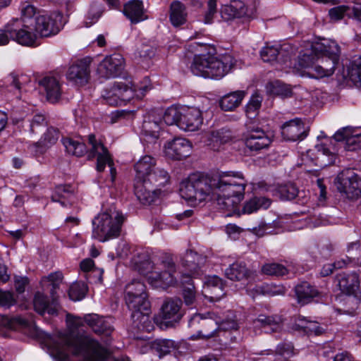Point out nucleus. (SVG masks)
<instances>
[{
  "mask_svg": "<svg viewBox=\"0 0 361 361\" xmlns=\"http://www.w3.org/2000/svg\"><path fill=\"white\" fill-rule=\"evenodd\" d=\"M136 175L134 180V192L142 204L154 202L161 193V187L166 185L170 176L164 169L156 166V161L151 156L142 157L134 166Z\"/></svg>",
  "mask_w": 361,
  "mask_h": 361,
  "instance_id": "1",
  "label": "nucleus"
},
{
  "mask_svg": "<svg viewBox=\"0 0 361 361\" xmlns=\"http://www.w3.org/2000/svg\"><path fill=\"white\" fill-rule=\"evenodd\" d=\"M216 185L215 194L218 209L228 212L227 216L237 210L238 204L244 198L246 181L242 176L235 180L228 173L219 174V179L214 180Z\"/></svg>",
  "mask_w": 361,
  "mask_h": 361,
  "instance_id": "2",
  "label": "nucleus"
},
{
  "mask_svg": "<svg viewBox=\"0 0 361 361\" xmlns=\"http://www.w3.org/2000/svg\"><path fill=\"white\" fill-rule=\"evenodd\" d=\"M234 57L229 54H195L190 66L195 75L219 80L225 76L235 66Z\"/></svg>",
  "mask_w": 361,
  "mask_h": 361,
  "instance_id": "3",
  "label": "nucleus"
},
{
  "mask_svg": "<svg viewBox=\"0 0 361 361\" xmlns=\"http://www.w3.org/2000/svg\"><path fill=\"white\" fill-rule=\"evenodd\" d=\"M87 141L90 146L89 150L87 149L84 142L70 137H65L62 140L63 145L68 154L78 157H81L87 154L88 160L97 158L96 170H101L104 166V161H107V158L111 154L104 143L96 138L95 135L90 134L87 136Z\"/></svg>",
  "mask_w": 361,
  "mask_h": 361,
  "instance_id": "4",
  "label": "nucleus"
},
{
  "mask_svg": "<svg viewBox=\"0 0 361 361\" xmlns=\"http://www.w3.org/2000/svg\"><path fill=\"white\" fill-rule=\"evenodd\" d=\"M124 221L122 212L116 209L99 213L92 220V237L100 242L118 237Z\"/></svg>",
  "mask_w": 361,
  "mask_h": 361,
  "instance_id": "5",
  "label": "nucleus"
},
{
  "mask_svg": "<svg viewBox=\"0 0 361 361\" xmlns=\"http://www.w3.org/2000/svg\"><path fill=\"white\" fill-rule=\"evenodd\" d=\"M216 179H219V174L212 176H204L201 173L190 174L186 179L182 180V188L184 187V195H182V198L188 202H202L211 192L215 194L217 184L214 182Z\"/></svg>",
  "mask_w": 361,
  "mask_h": 361,
  "instance_id": "6",
  "label": "nucleus"
},
{
  "mask_svg": "<svg viewBox=\"0 0 361 361\" xmlns=\"http://www.w3.org/2000/svg\"><path fill=\"white\" fill-rule=\"evenodd\" d=\"M161 264L166 269L164 271H146L143 267L151 269L152 266L149 262L142 263L138 266V271L142 275H146L147 282L156 288L166 289L176 284L177 280L173 276L176 271L175 262L171 255L165 254L161 257Z\"/></svg>",
  "mask_w": 361,
  "mask_h": 361,
  "instance_id": "7",
  "label": "nucleus"
},
{
  "mask_svg": "<svg viewBox=\"0 0 361 361\" xmlns=\"http://www.w3.org/2000/svg\"><path fill=\"white\" fill-rule=\"evenodd\" d=\"M336 280L341 291L346 295L344 299L345 302L351 305L348 310H343V311L349 314H353L360 302L357 295L360 284L358 275L355 273L342 272L336 275Z\"/></svg>",
  "mask_w": 361,
  "mask_h": 361,
  "instance_id": "8",
  "label": "nucleus"
},
{
  "mask_svg": "<svg viewBox=\"0 0 361 361\" xmlns=\"http://www.w3.org/2000/svg\"><path fill=\"white\" fill-rule=\"evenodd\" d=\"M62 18L63 15L58 12L50 14L47 13H38L35 17L32 28H29V30L44 37L55 35L62 28Z\"/></svg>",
  "mask_w": 361,
  "mask_h": 361,
  "instance_id": "9",
  "label": "nucleus"
},
{
  "mask_svg": "<svg viewBox=\"0 0 361 361\" xmlns=\"http://www.w3.org/2000/svg\"><path fill=\"white\" fill-rule=\"evenodd\" d=\"M23 22L11 20L3 29L0 30V46L8 44L11 39L23 46L33 47V35L23 30Z\"/></svg>",
  "mask_w": 361,
  "mask_h": 361,
  "instance_id": "10",
  "label": "nucleus"
},
{
  "mask_svg": "<svg viewBox=\"0 0 361 361\" xmlns=\"http://www.w3.org/2000/svg\"><path fill=\"white\" fill-rule=\"evenodd\" d=\"M136 87L131 80L115 82L109 89L106 90L104 98L111 106L121 105L130 101L135 95Z\"/></svg>",
  "mask_w": 361,
  "mask_h": 361,
  "instance_id": "11",
  "label": "nucleus"
},
{
  "mask_svg": "<svg viewBox=\"0 0 361 361\" xmlns=\"http://www.w3.org/2000/svg\"><path fill=\"white\" fill-rule=\"evenodd\" d=\"M335 184L338 190L344 193L348 199L361 197V177L348 169L340 173L336 178Z\"/></svg>",
  "mask_w": 361,
  "mask_h": 361,
  "instance_id": "12",
  "label": "nucleus"
},
{
  "mask_svg": "<svg viewBox=\"0 0 361 361\" xmlns=\"http://www.w3.org/2000/svg\"><path fill=\"white\" fill-rule=\"evenodd\" d=\"M272 142V137L259 127L250 128L244 138L246 147L257 153L269 149Z\"/></svg>",
  "mask_w": 361,
  "mask_h": 361,
  "instance_id": "13",
  "label": "nucleus"
},
{
  "mask_svg": "<svg viewBox=\"0 0 361 361\" xmlns=\"http://www.w3.org/2000/svg\"><path fill=\"white\" fill-rule=\"evenodd\" d=\"M84 321L96 334L102 337L106 345L111 343L114 328L109 319L97 314H89L85 315Z\"/></svg>",
  "mask_w": 361,
  "mask_h": 361,
  "instance_id": "14",
  "label": "nucleus"
},
{
  "mask_svg": "<svg viewBox=\"0 0 361 361\" xmlns=\"http://www.w3.org/2000/svg\"><path fill=\"white\" fill-rule=\"evenodd\" d=\"M206 262V257L193 249L187 250L182 258V273L184 276L196 278L202 275L201 268Z\"/></svg>",
  "mask_w": 361,
  "mask_h": 361,
  "instance_id": "15",
  "label": "nucleus"
},
{
  "mask_svg": "<svg viewBox=\"0 0 361 361\" xmlns=\"http://www.w3.org/2000/svg\"><path fill=\"white\" fill-rule=\"evenodd\" d=\"M125 66L124 58L121 54L106 56L99 64L97 72L101 77L109 78L119 76Z\"/></svg>",
  "mask_w": 361,
  "mask_h": 361,
  "instance_id": "16",
  "label": "nucleus"
},
{
  "mask_svg": "<svg viewBox=\"0 0 361 361\" xmlns=\"http://www.w3.org/2000/svg\"><path fill=\"white\" fill-rule=\"evenodd\" d=\"M91 62L92 59L86 57L72 64L67 71V79L78 85H86L90 78Z\"/></svg>",
  "mask_w": 361,
  "mask_h": 361,
  "instance_id": "17",
  "label": "nucleus"
},
{
  "mask_svg": "<svg viewBox=\"0 0 361 361\" xmlns=\"http://www.w3.org/2000/svg\"><path fill=\"white\" fill-rule=\"evenodd\" d=\"M283 138L295 142L304 140L308 135L309 129L300 118H295L286 122L281 128Z\"/></svg>",
  "mask_w": 361,
  "mask_h": 361,
  "instance_id": "18",
  "label": "nucleus"
},
{
  "mask_svg": "<svg viewBox=\"0 0 361 361\" xmlns=\"http://www.w3.org/2000/svg\"><path fill=\"white\" fill-rule=\"evenodd\" d=\"M255 13L254 6L248 7L240 0H233L229 5H225L221 9V16L226 20L235 18H253Z\"/></svg>",
  "mask_w": 361,
  "mask_h": 361,
  "instance_id": "19",
  "label": "nucleus"
},
{
  "mask_svg": "<svg viewBox=\"0 0 361 361\" xmlns=\"http://www.w3.org/2000/svg\"><path fill=\"white\" fill-rule=\"evenodd\" d=\"M203 118L199 108L182 104V130L195 131L202 124Z\"/></svg>",
  "mask_w": 361,
  "mask_h": 361,
  "instance_id": "20",
  "label": "nucleus"
},
{
  "mask_svg": "<svg viewBox=\"0 0 361 361\" xmlns=\"http://www.w3.org/2000/svg\"><path fill=\"white\" fill-rule=\"evenodd\" d=\"M309 192L305 190H299L296 185L288 183L278 186L275 191V195L281 200L290 201L294 199L296 202L300 204H305L308 201Z\"/></svg>",
  "mask_w": 361,
  "mask_h": 361,
  "instance_id": "21",
  "label": "nucleus"
},
{
  "mask_svg": "<svg viewBox=\"0 0 361 361\" xmlns=\"http://www.w3.org/2000/svg\"><path fill=\"white\" fill-rule=\"evenodd\" d=\"M334 138L338 142L345 141V149L348 151L361 149V133L356 128L344 127L334 135Z\"/></svg>",
  "mask_w": 361,
  "mask_h": 361,
  "instance_id": "22",
  "label": "nucleus"
},
{
  "mask_svg": "<svg viewBox=\"0 0 361 361\" xmlns=\"http://www.w3.org/2000/svg\"><path fill=\"white\" fill-rule=\"evenodd\" d=\"M179 310L178 300L167 299L161 308L160 322L164 323L166 327L174 326L180 318V314H178Z\"/></svg>",
  "mask_w": 361,
  "mask_h": 361,
  "instance_id": "23",
  "label": "nucleus"
},
{
  "mask_svg": "<svg viewBox=\"0 0 361 361\" xmlns=\"http://www.w3.org/2000/svg\"><path fill=\"white\" fill-rule=\"evenodd\" d=\"M202 326L206 327L207 326H212V330L207 334H202V331L199 332V335L206 340L218 336V332L223 331H226L238 329V323L235 319H223L222 321H216L212 318L208 319H202Z\"/></svg>",
  "mask_w": 361,
  "mask_h": 361,
  "instance_id": "24",
  "label": "nucleus"
},
{
  "mask_svg": "<svg viewBox=\"0 0 361 361\" xmlns=\"http://www.w3.org/2000/svg\"><path fill=\"white\" fill-rule=\"evenodd\" d=\"M147 294H142L135 296H125L126 303L130 310L132 311L131 317L139 319L147 314L150 308V302L147 299Z\"/></svg>",
  "mask_w": 361,
  "mask_h": 361,
  "instance_id": "25",
  "label": "nucleus"
},
{
  "mask_svg": "<svg viewBox=\"0 0 361 361\" xmlns=\"http://www.w3.org/2000/svg\"><path fill=\"white\" fill-rule=\"evenodd\" d=\"M39 84L46 92L47 99L49 102H57L62 94L61 84L59 79L54 75H46L39 81Z\"/></svg>",
  "mask_w": 361,
  "mask_h": 361,
  "instance_id": "26",
  "label": "nucleus"
},
{
  "mask_svg": "<svg viewBox=\"0 0 361 361\" xmlns=\"http://www.w3.org/2000/svg\"><path fill=\"white\" fill-rule=\"evenodd\" d=\"M123 12L132 24H137L148 18L143 2L140 0H130L126 3Z\"/></svg>",
  "mask_w": 361,
  "mask_h": 361,
  "instance_id": "27",
  "label": "nucleus"
},
{
  "mask_svg": "<svg viewBox=\"0 0 361 361\" xmlns=\"http://www.w3.org/2000/svg\"><path fill=\"white\" fill-rule=\"evenodd\" d=\"M339 59H331L326 56H319L317 58V66L310 73V77L313 78H320L332 75L336 70V66H338Z\"/></svg>",
  "mask_w": 361,
  "mask_h": 361,
  "instance_id": "28",
  "label": "nucleus"
},
{
  "mask_svg": "<svg viewBox=\"0 0 361 361\" xmlns=\"http://www.w3.org/2000/svg\"><path fill=\"white\" fill-rule=\"evenodd\" d=\"M294 290L297 302L300 305H307L320 295V292L317 287L307 281H302L296 285Z\"/></svg>",
  "mask_w": 361,
  "mask_h": 361,
  "instance_id": "29",
  "label": "nucleus"
},
{
  "mask_svg": "<svg viewBox=\"0 0 361 361\" xmlns=\"http://www.w3.org/2000/svg\"><path fill=\"white\" fill-rule=\"evenodd\" d=\"M36 8L31 5V4H27L25 6L22 8V16L21 18H13L12 20H18L23 22V30L24 32L27 34H31L33 35V44H35L37 35L36 33H33L30 30H29V28H32V25H33L35 17H36Z\"/></svg>",
  "mask_w": 361,
  "mask_h": 361,
  "instance_id": "30",
  "label": "nucleus"
},
{
  "mask_svg": "<svg viewBox=\"0 0 361 361\" xmlns=\"http://www.w3.org/2000/svg\"><path fill=\"white\" fill-rule=\"evenodd\" d=\"M193 277L184 276L182 273V298L185 305L192 308L197 301V291Z\"/></svg>",
  "mask_w": 361,
  "mask_h": 361,
  "instance_id": "31",
  "label": "nucleus"
},
{
  "mask_svg": "<svg viewBox=\"0 0 361 361\" xmlns=\"http://www.w3.org/2000/svg\"><path fill=\"white\" fill-rule=\"evenodd\" d=\"M74 190L69 184L59 185L54 188L51 199L53 202H59L63 207L71 205V200L73 198Z\"/></svg>",
  "mask_w": 361,
  "mask_h": 361,
  "instance_id": "32",
  "label": "nucleus"
},
{
  "mask_svg": "<svg viewBox=\"0 0 361 361\" xmlns=\"http://www.w3.org/2000/svg\"><path fill=\"white\" fill-rule=\"evenodd\" d=\"M314 51L319 56H326L331 59H339L341 49L335 41L317 42L314 45Z\"/></svg>",
  "mask_w": 361,
  "mask_h": 361,
  "instance_id": "33",
  "label": "nucleus"
},
{
  "mask_svg": "<svg viewBox=\"0 0 361 361\" xmlns=\"http://www.w3.org/2000/svg\"><path fill=\"white\" fill-rule=\"evenodd\" d=\"M56 304L57 300L54 304H53L52 301L50 303L48 297L39 292L36 293L35 295L33 300L35 310L42 315L45 312L51 315L57 314Z\"/></svg>",
  "mask_w": 361,
  "mask_h": 361,
  "instance_id": "34",
  "label": "nucleus"
},
{
  "mask_svg": "<svg viewBox=\"0 0 361 361\" xmlns=\"http://www.w3.org/2000/svg\"><path fill=\"white\" fill-rule=\"evenodd\" d=\"M225 274L231 281H243L250 277L252 271L244 262H235L225 271Z\"/></svg>",
  "mask_w": 361,
  "mask_h": 361,
  "instance_id": "35",
  "label": "nucleus"
},
{
  "mask_svg": "<svg viewBox=\"0 0 361 361\" xmlns=\"http://www.w3.org/2000/svg\"><path fill=\"white\" fill-rule=\"evenodd\" d=\"M245 95V92L240 90L230 92L221 97L219 106L225 111H233L241 104Z\"/></svg>",
  "mask_w": 361,
  "mask_h": 361,
  "instance_id": "36",
  "label": "nucleus"
},
{
  "mask_svg": "<svg viewBox=\"0 0 361 361\" xmlns=\"http://www.w3.org/2000/svg\"><path fill=\"white\" fill-rule=\"evenodd\" d=\"M160 121L151 120L150 118L145 120L142 123V134L148 142H155L160 135Z\"/></svg>",
  "mask_w": 361,
  "mask_h": 361,
  "instance_id": "37",
  "label": "nucleus"
},
{
  "mask_svg": "<svg viewBox=\"0 0 361 361\" xmlns=\"http://www.w3.org/2000/svg\"><path fill=\"white\" fill-rule=\"evenodd\" d=\"M267 90L269 94L279 96L283 98L290 97L293 92L289 85H287L280 80H275L267 83Z\"/></svg>",
  "mask_w": 361,
  "mask_h": 361,
  "instance_id": "38",
  "label": "nucleus"
},
{
  "mask_svg": "<svg viewBox=\"0 0 361 361\" xmlns=\"http://www.w3.org/2000/svg\"><path fill=\"white\" fill-rule=\"evenodd\" d=\"M337 68V75H341L343 78L345 79L348 78L356 85L358 82H361V63L359 64L353 63L351 67L348 68L346 71L343 66H342L341 68L338 66Z\"/></svg>",
  "mask_w": 361,
  "mask_h": 361,
  "instance_id": "39",
  "label": "nucleus"
},
{
  "mask_svg": "<svg viewBox=\"0 0 361 361\" xmlns=\"http://www.w3.org/2000/svg\"><path fill=\"white\" fill-rule=\"evenodd\" d=\"M151 348L155 350L161 357L172 351L176 353L174 341L169 339H157L152 343Z\"/></svg>",
  "mask_w": 361,
  "mask_h": 361,
  "instance_id": "40",
  "label": "nucleus"
},
{
  "mask_svg": "<svg viewBox=\"0 0 361 361\" xmlns=\"http://www.w3.org/2000/svg\"><path fill=\"white\" fill-rule=\"evenodd\" d=\"M163 120L168 126L176 125L179 127L180 122V104H176L168 107L163 115Z\"/></svg>",
  "mask_w": 361,
  "mask_h": 361,
  "instance_id": "41",
  "label": "nucleus"
},
{
  "mask_svg": "<svg viewBox=\"0 0 361 361\" xmlns=\"http://www.w3.org/2000/svg\"><path fill=\"white\" fill-rule=\"evenodd\" d=\"M180 137H174L173 140L169 141L164 146V152L168 159L173 161L180 160Z\"/></svg>",
  "mask_w": 361,
  "mask_h": 361,
  "instance_id": "42",
  "label": "nucleus"
},
{
  "mask_svg": "<svg viewBox=\"0 0 361 361\" xmlns=\"http://www.w3.org/2000/svg\"><path fill=\"white\" fill-rule=\"evenodd\" d=\"M281 322V317L278 315L259 314L254 322L258 323L262 327H269L272 331H276L280 329Z\"/></svg>",
  "mask_w": 361,
  "mask_h": 361,
  "instance_id": "43",
  "label": "nucleus"
},
{
  "mask_svg": "<svg viewBox=\"0 0 361 361\" xmlns=\"http://www.w3.org/2000/svg\"><path fill=\"white\" fill-rule=\"evenodd\" d=\"M318 55L314 51V45L310 54L305 53L298 57V66L301 68L307 69V75L310 73L317 66V58Z\"/></svg>",
  "mask_w": 361,
  "mask_h": 361,
  "instance_id": "44",
  "label": "nucleus"
},
{
  "mask_svg": "<svg viewBox=\"0 0 361 361\" xmlns=\"http://www.w3.org/2000/svg\"><path fill=\"white\" fill-rule=\"evenodd\" d=\"M271 204L269 199L264 197H255L247 202L243 207V212L251 214L260 208L267 209Z\"/></svg>",
  "mask_w": 361,
  "mask_h": 361,
  "instance_id": "45",
  "label": "nucleus"
},
{
  "mask_svg": "<svg viewBox=\"0 0 361 361\" xmlns=\"http://www.w3.org/2000/svg\"><path fill=\"white\" fill-rule=\"evenodd\" d=\"M59 137V130L54 127H49L43 136L37 142L38 147L48 148L54 145Z\"/></svg>",
  "mask_w": 361,
  "mask_h": 361,
  "instance_id": "46",
  "label": "nucleus"
},
{
  "mask_svg": "<svg viewBox=\"0 0 361 361\" xmlns=\"http://www.w3.org/2000/svg\"><path fill=\"white\" fill-rule=\"evenodd\" d=\"M47 279L48 282H49V293L51 295V297L52 298L53 304H54L56 300L58 299L57 290L59 288V286L62 282L63 274L61 271L51 273L47 277Z\"/></svg>",
  "mask_w": 361,
  "mask_h": 361,
  "instance_id": "47",
  "label": "nucleus"
},
{
  "mask_svg": "<svg viewBox=\"0 0 361 361\" xmlns=\"http://www.w3.org/2000/svg\"><path fill=\"white\" fill-rule=\"evenodd\" d=\"M169 18L171 24L176 28L180 27V1H173L169 7Z\"/></svg>",
  "mask_w": 361,
  "mask_h": 361,
  "instance_id": "48",
  "label": "nucleus"
},
{
  "mask_svg": "<svg viewBox=\"0 0 361 361\" xmlns=\"http://www.w3.org/2000/svg\"><path fill=\"white\" fill-rule=\"evenodd\" d=\"M87 290V286L85 283H74L69 288V298L74 301L81 300L85 297Z\"/></svg>",
  "mask_w": 361,
  "mask_h": 361,
  "instance_id": "49",
  "label": "nucleus"
},
{
  "mask_svg": "<svg viewBox=\"0 0 361 361\" xmlns=\"http://www.w3.org/2000/svg\"><path fill=\"white\" fill-rule=\"evenodd\" d=\"M277 49L279 51V62L281 63H286L290 61L297 52V48L288 43L277 46Z\"/></svg>",
  "mask_w": 361,
  "mask_h": 361,
  "instance_id": "50",
  "label": "nucleus"
},
{
  "mask_svg": "<svg viewBox=\"0 0 361 361\" xmlns=\"http://www.w3.org/2000/svg\"><path fill=\"white\" fill-rule=\"evenodd\" d=\"M262 272L267 275L283 276L288 274V270L279 263H267L262 267Z\"/></svg>",
  "mask_w": 361,
  "mask_h": 361,
  "instance_id": "51",
  "label": "nucleus"
},
{
  "mask_svg": "<svg viewBox=\"0 0 361 361\" xmlns=\"http://www.w3.org/2000/svg\"><path fill=\"white\" fill-rule=\"evenodd\" d=\"M347 260L356 266H361V245L359 242L350 243L348 246Z\"/></svg>",
  "mask_w": 361,
  "mask_h": 361,
  "instance_id": "52",
  "label": "nucleus"
},
{
  "mask_svg": "<svg viewBox=\"0 0 361 361\" xmlns=\"http://www.w3.org/2000/svg\"><path fill=\"white\" fill-rule=\"evenodd\" d=\"M16 299L14 293L9 290H4L0 289V306L4 308H10L11 306L16 304ZM4 319L0 314V326L4 325Z\"/></svg>",
  "mask_w": 361,
  "mask_h": 361,
  "instance_id": "53",
  "label": "nucleus"
},
{
  "mask_svg": "<svg viewBox=\"0 0 361 361\" xmlns=\"http://www.w3.org/2000/svg\"><path fill=\"white\" fill-rule=\"evenodd\" d=\"M126 296H135L142 294H147L146 286L144 283L138 279H133L130 283L126 285Z\"/></svg>",
  "mask_w": 361,
  "mask_h": 361,
  "instance_id": "54",
  "label": "nucleus"
},
{
  "mask_svg": "<svg viewBox=\"0 0 361 361\" xmlns=\"http://www.w3.org/2000/svg\"><path fill=\"white\" fill-rule=\"evenodd\" d=\"M233 137V132L225 128L213 131L211 134V140L219 144H226L231 141Z\"/></svg>",
  "mask_w": 361,
  "mask_h": 361,
  "instance_id": "55",
  "label": "nucleus"
},
{
  "mask_svg": "<svg viewBox=\"0 0 361 361\" xmlns=\"http://www.w3.org/2000/svg\"><path fill=\"white\" fill-rule=\"evenodd\" d=\"M30 122V132L32 134L41 132L47 126V120L41 114L34 115Z\"/></svg>",
  "mask_w": 361,
  "mask_h": 361,
  "instance_id": "56",
  "label": "nucleus"
},
{
  "mask_svg": "<svg viewBox=\"0 0 361 361\" xmlns=\"http://www.w3.org/2000/svg\"><path fill=\"white\" fill-rule=\"evenodd\" d=\"M260 56L264 62L272 63L274 61L279 62V51L277 46L267 45L262 48L260 51Z\"/></svg>",
  "mask_w": 361,
  "mask_h": 361,
  "instance_id": "57",
  "label": "nucleus"
},
{
  "mask_svg": "<svg viewBox=\"0 0 361 361\" xmlns=\"http://www.w3.org/2000/svg\"><path fill=\"white\" fill-rule=\"evenodd\" d=\"M327 327L324 324H321L316 321H311L306 326L305 335L307 336H321L326 333Z\"/></svg>",
  "mask_w": 361,
  "mask_h": 361,
  "instance_id": "58",
  "label": "nucleus"
},
{
  "mask_svg": "<svg viewBox=\"0 0 361 361\" xmlns=\"http://www.w3.org/2000/svg\"><path fill=\"white\" fill-rule=\"evenodd\" d=\"M156 47L154 44L142 42L137 48V53L141 58L151 59L154 56L156 53Z\"/></svg>",
  "mask_w": 361,
  "mask_h": 361,
  "instance_id": "59",
  "label": "nucleus"
},
{
  "mask_svg": "<svg viewBox=\"0 0 361 361\" xmlns=\"http://www.w3.org/2000/svg\"><path fill=\"white\" fill-rule=\"evenodd\" d=\"M348 9V6L344 5L336 6L329 10V15L331 20H339L344 17Z\"/></svg>",
  "mask_w": 361,
  "mask_h": 361,
  "instance_id": "60",
  "label": "nucleus"
},
{
  "mask_svg": "<svg viewBox=\"0 0 361 361\" xmlns=\"http://www.w3.org/2000/svg\"><path fill=\"white\" fill-rule=\"evenodd\" d=\"M224 288L219 287V288L214 289L213 290L212 289L207 290V295H205V298L212 302L219 301L226 295Z\"/></svg>",
  "mask_w": 361,
  "mask_h": 361,
  "instance_id": "61",
  "label": "nucleus"
},
{
  "mask_svg": "<svg viewBox=\"0 0 361 361\" xmlns=\"http://www.w3.org/2000/svg\"><path fill=\"white\" fill-rule=\"evenodd\" d=\"M262 104V98L258 95H253L246 106V113L250 116V114H255L257 111Z\"/></svg>",
  "mask_w": 361,
  "mask_h": 361,
  "instance_id": "62",
  "label": "nucleus"
},
{
  "mask_svg": "<svg viewBox=\"0 0 361 361\" xmlns=\"http://www.w3.org/2000/svg\"><path fill=\"white\" fill-rule=\"evenodd\" d=\"M309 322L310 320L303 317L298 316L295 317L294 320V323L292 325V329L305 335L306 326H308Z\"/></svg>",
  "mask_w": 361,
  "mask_h": 361,
  "instance_id": "63",
  "label": "nucleus"
},
{
  "mask_svg": "<svg viewBox=\"0 0 361 361\" xmlns=\"http://www.w3.org/2000/svg\"><path fill=\"white\" fill-rule=\"evenodd\" d=\"M102 12L103 10L99 5L96 4H92L87 14V18L90 20V23L93 24L97 22L101 17Z\"/></svg>",
  "mask_w": 361,
  "mask_h": 361,
  "instance_id": "64",
  "label": "nucleus"
}]
</instances>
